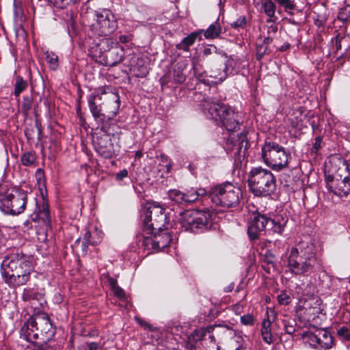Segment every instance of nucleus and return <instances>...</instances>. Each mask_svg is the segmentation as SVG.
Instances as JSON below:
<instances>
[{
  "label": "nucleus",
  "mask_w": 350,
  "mask_h": 350,
  "mask_svg": "<svg viewBox=\"0 0 350 350\" xmlns=\"http://www.w3.org/2000/svg\"><path fill=\"white\" fill-rule=\"evenodd\" d=\"M168 196L171 200L183 207L190 206L201 198L208 196L215 206L231 208L239 205L242 191L240 188L230 183L225 182L211 187L208 191L204 188H191L185 191L171 189L168 192Z\"/></svg>",
  "instance_id": "obj_1"
},
{
  "label": "nucleus",
  "mask_w": 350,
  "mask_h": 350,
  "mask_svg": "<svg viewBox=\"0 0 350 350\" xmlns=\"http://www.w3.org/2000/svg\"><path fill=\"white\" fill-rule=\"evenodd\" d=\"M33 268L31 262L23 252L7 254L0 265L3 281L11 288L24 286L30 281Z\"/></svg>",
  "instance_id": "obj_2"
},
{
  "label": "nucleus",
  "mask_w": 350,
  "mask_h": 350,
  "mask_svg": "<svg viewBox=\"0 0 350 350\" xmlns=\"http://www.w3.org/2000/svg\"><path fill=\"white\" fill-rule=\"evenodd\" d=\"M105 88H100L92 93L88 98V105L90 111L95 118L98 126L96 128L97 152L101 156L102 159H107L109 158V150L108 149V137L109 131V116L100 112L101 109H98L96 101L101 99L100 94H105Z\"/></svg>",
  "instance_id": "obj_3"
},
{
  "label": "nucleus",
  "mask_w": 350,
  "mask_h": 350,
  "mask_svg": "<svg viewBox=\"0 0 350 350\" xmlns=\"http://www.w3.org/2000/svg\"><path fill=\"white\" fill-rule=\"evenodd\" d=\"M247 184L250 192L256 197L269 198L277 190L274 174L260 166L251 168L247 175Z\"/></svg>",
  "instance_id": "obj_4"
},
{
  "label": "nucleus",
  "mask_w": 350,
  "mask_h": 350,
  "mask_svg": "<svg viewBox=\"0 0 350 350\" xmlns=\"http://www.w3.org/2000/svg\"><path fill=\"white\" fill-rule=\"evenodd\" d=\"M317 263L316 254L312 246L299 244L291 247L287 257L286 267L296 275H306L313 271Z\"/></svg>",
  "instance_id": "obj_5"
},
{
  "label": "nucleus",
  "mask_w": 350,
  "mask_h": 350,
  "mask_svg": "<svg viewBox=\"0 0 350 350\" xmlns=\"http://www.w3.org/2000/svg\"><path fill=\"white\" fill-rule=\"evenodd\" d=\"M213 217L208 208L189 209L180 214L178 221L183 231L198 234L212 228Z\"/></svg>",
  "instance_id": "obj_6"
},
{
  "label": "nucleus",
  "mask_w": 350,
  "mask_h": 350,
  "mask_svg": "<svg viewBox=\"0 0 350 350\" xmlns=\"http://www.w3.org/2000/svg\"><path fill=\"white\" fill-rule=\"evenodd\" d=\"M208 113L217 125L228 133H234L243 126V121L240 114L228 105L213 103L208 108Z\"/></svg>",
  "instance_id": "obj_7"
},
{
  "label": "nucleus",
  "mask_w": 350,
  "mask_h": 350,
  "mask_svg": "<svg viewBox=\"0 0 350 350\" xmlns=\"http://www.w3.org/2000/svg\"><path fill=\"white\" fill-rule=\"evenodd\" d=\"M141 217L142 231L146 233H152V230H161L165 228L168 219L165 209L156 202H147Z\"/></svg>",
  "instance_id": "obj_8"
},
{
  "label": "nucleus",
  "mask_w": 350,
  "mask_h": 350,
  "mask_svg": "<svg viewBox=\"0 0 350 350\" xmlns=\"http://www.w3.org/2000/svg\"><path fill=\"white\" fill-rule=\"evenodd\" d=\"M265 163L275 171H281L288 165L291 154L275 142L266 141L261 149Z\"/></svg>",
  "instance_id": "obj_9"
},
{
  "label": "nucleus",
  "mask_w": 350,
  "mask_h": 350,
  "mask_svg": "<svg viewBox=\"0 0 350 350\" xmlns=\"http://www.w3.org/2000/svg\"><path fill=\"white\" fill-rule=\"evenodd\" d=\"M343 170L339 167L334 174H325V181L329 193L339 198H347L350 193V176L347 170L349 166L342 161Z\"/></svg>",
  "instance_id": "obj_10"
},
{
  "label": "nucleus",
  "mask_w": 350,
  "mask_h": 350,
  "mask_svg": "<svg viewBox=\"0 0 350 350\" xmlns=\"http://www.w3.org/2000/svg\"><path fill=\"white\" fill-rule=\"evenodd\" d=\"M27 202V193L22 189H13L1 196L0 210L5 215H16L24 212Z\"/></svg>",
  "instance_id": "obj_11"
},
{
  "label": "nucleus",
  "mask_w": 350,
  "mask_h": 350,
  "mask_svg": "<svg viewBox=\"0 0 350 350\" xmlns=\"http://www.w3.org/2000/svg\"><path fill=\"white\" fill-rule=\"evenodd\" d=\"M217 329V334L225 336H234L236 331L231 327L221 325H209L205 327L196 329L190 335L188 336L185 343V348L187 350H196V343L198 341L203 340L207 334H211Z\"/></svg>",
  "instance_id": "obj_12"
},
{
  "label": "nucleus",
  "mask_w": 350,
  "mask_h": 350,
  "mask_svg": "<svg viewBox=\"0 0 350 350\" xmlns=\"http://www.w3.org/2000/svg\"><path fill=\"white\" fill-rule=\"evenodd\" d=\"M248 133V129H246L245 127L244 129L237 135V142L232 138H228L224 147L227 153L234 151V156L245 157L247 150L250 146V144L247 137Z\"/></svg>",
  "instance_id": "obj_13"
},
{
  "label": "nucleus",
  "mask_w": 350,
  "mask_h": 350,
  "mask_svg": "<svg viewBox=\"0 0 350 350\" xmlns=\"http://www.w3.org/2000/svg\"><path fill=\"white\" fill-rule=\"evenodd\" d=\"M269 217L265 215L257 213L254 214L249 222L247 228V235L251 241H256L259 239L260 234L262 231L267 228Z\"/></svg>",
  "instance_id": "obj_14"
},
{
  "label": "nucleus",
  "mask_w": 350,
  "mask_h": 350,
  "mask_svg": "<svg viewBox=\"0 0 350 350\" xmlns=\"http://www.w3.org/2000/svg\"><path fill=\"white\" fill-rule=\"evenodd\" d=\"M34 320L31 321L36 325L39 336L46 335V336H51L54 334L53 324L46 314H38L33 317Z\"/></svg>",
  "instance_id": "obj_15"
},
{
  "label": "nucleus",
  "mask_w": 350,
  "mask_h": 350,
  "mask_svg": "<svg viewBox=\"0 0 350 350\" xmlns=\"http://www.w3.org/2000/svg\"><path fill=\"white\" fill-rule=\"evenodd\" d=\"M288 221V218L286 215L278 214L273 218H269L267 230L271 231L273 234L282 235Z\"/></svg>",
  "instance_id": "obj_16"
},
{
  "label": "nucleus",
  "mask_w": 350,
  "mask_h": 350,
  "mask_svg": "<svg viewBox=\"0 0 350 350\" xmlns=\"http://www.w3.org/2000/svg\"><path fill=\"white\" fill-rule=\"evenodd\" d=\"M33 317L28 319L21 329V338L29 342L34 343L39 338V333L36 329V325L31 321H33Z\"/></svg>",
  "instance_id": "obj_17"
},
{
  "label": "nucleus",
  "mask_w": 350,
  "mask_h": 350,
  "mask_svg": "<svg viewBox=\"0 0 350 350\" xmlns=\"http://www.w3.org/2000/svg\"><path fill=\"white\" fill-rule=\"evenodd\" d=\"M156 241L157 251L165 249L168 247L172 241V234L165 228L161 230H152V233Z\"/></svg>",
  "instance_id": "obj_18"
},
{
  "label": "nucleus",
  "mask_w": 350,
  "mask_h": 350,
  "mask_svg": "<svg viewBox=\"0 0 350 350\" xmlns=\"http://www.w3.org/2000/svg\"><path fill=\"white\" fill-rule=\"evenodd\" d=\"M217 47L214 45H210L207 47H205L203 50V57H208L209 55H213V59L215 62V66H219L220 70H228V66L226 64V57H224L220 54L217 53Z\"/></svg>",
  "instance_id": "obj_19"
},
{
  "label": "nucleus",
  "mask_w": 350,
  "mask_h": 350,
  "mask_svg": "<svg viewBox=\"0 0 350 350\" xmlns=\"http://www.w3.org/2000/svg\"><path fill=\"white\" fill-rule=\"evenodd\" d=\"M219 17L211 24L206 29H198L200 35H204L206 40H215L220 38L222 33V27L219 23Z\"/></svg>",
  "instance_id": "obj_20"
},
{
  "label": "nucleus",
  "mask_w": 350,
  "mask_h": 350,
  "mask_svg": "<svg viewBox=\"0 0 350 350\" xmlns=\"http://www.w3.org/2000/svg\"><path fill=\"white\" fill-rule=\"evenodd\" d=\"M222 70L223 72H219L218 75H213L212 73L208 75L206 71L200 72L198 68L193 67V72L196 79L205 85H209L211 83L208 77L215 78L219 81H223L227 77V70Z\"/></svg>",
  "instance_id": "obj_21"
},
{
  "label": "nucleus",
  "mask_w": 350,
  "mask_h": 350,
  "mask_svg": "<svg viewBox=\"0 0 350 350\" xmlns=\"http://www.w3.org/2000/svg\"><path fill=\"white\" fill-rule=\"evenodd\" d=\"M36 211L37 212L38 217L43 220L45 224H50L51 218L48 200L45 198L42 197L40 200L36 201Z\"/></svg>",
  "instance_id": "obj_22"
},
{
  "label": "nucleus",
  "mask_w": 350,
  "mask_h": 350,
  "mask_svg": "<svg viewBox=\"0 0 350 350\" xmlns=\"http://www.w3.org/2000/svg\"><path fill=\"white\" fill-rule=\"evenodd\" d=\"M196 40H202V38L198 29L183 38L181 42L176 44V49L189 52L190 47L194 44Z\"/></svg>",
  "instance_id": "obj_23"
},
{
  "label": "nucleus",
  "mask_w": 350,
  "mask_h": 350,
  "mask_svg": "<svg viewBox=\"0 0 350 350\" xmlns=\"http://www.w3.org/2000/svg\"><path fill=\"white\" fill-rule=\"evenodd\" d=\"M318 340V349H329L334 345V337L332 334L325 329L317 330Z\"/></svg>",
  "instance_id": "obj_24"
},
{
  "label": "nucleus",
  "mask_w": 350,
  "mask_h": 350,
  "mask_svg": "<svg viewBox=\"0 0 350 350\" xmlns=\"http://www.w3.org/2000/svg\"><path fill=\"white\" fill-rule=\"evenodd\" d=\"M113 39V38L111 37V58H113V62H111V67L116 66L122 61L124 55L123 48L118 47L119 43L117 41L114 44Z\"/></svg>",
  "instance_id": "obj_25"
},
{
  "label": "nucleus",
  "mask_w": 350,
  "mask_h": 350,
  "mask_svg": "<svg viewBox=\"0 0 350 350\" xmlns=\"http://www.w3.org/2000/svg\"><path fill=\"white\" fill-rule=\"evenodd\" d=\"M261 336L263 341L268 345L273 343L274 339L271 332V322L267 318L264 319L261 326Z\"/></svg>",
  "instance_id": "obj_26"
},
{
  "label": "nucleus",
  "mask_w": 350,
  "mask_h": 350,
  "mask_svg": "<svg viewBox=\"0 0 350 350\" xmlns=\"http://www.w3.org/2000/svg\"><path fill=\"white\" fill-rule=\"evenodd\" d=\"M275 2L273 0H262V7L264 10L265 14L269 17V19L267 21V23H274L277 17L275 16L276 5Z\"/></svg>",
  "instance_id": "obj_27"
},
{
  "label": "nucleus",
  "mask_w": 350,
  "mask_h": 350,
  "mask_svg": "<svg viewBox=\"0 0 350 350\" xmlns=\"http://www.w3.org/2000/svg\"><path fill=\"white\" fill-rule=\"evenodd\" d=\"M186 64L184 62H179L176 64L174 72V80L176 83L182 84L186 80V75L184 70L186 69Z\"/></svg>",
  "instance_id": "obj_28"
},
{
  "label": "nucleus",
  "mask_w": 350,
  "mask_h": 350,
  "mask_svg": "<svg viewBox=\"0 0 350 350\" xmlns=\"http://www.w3.org/2000/svg\"><path fill=\"white\" fill-rule=\"evenodd\" d=\"M37 155L35 151L24 152L21 157V161L23 165L26 167H34L37 163Z\"/></svg>",
  "instance_id": "obj_29"
},
{
  "label": "nucleus",
  "mask_w": 350,
  "mask_h": 350,
  "mask_svg": "<svg viewBox=\"0 0 350 350\" xmlns=\"http://www.w3.org/2000/svg\"><path fill=\"white\" fill-rule=\"evenodd\" d=\"M278 3L280 8H282L291 15L294 14V10H297V5L293 0H273Z\"/></svg>",
  "instance_id": "obj_30"
},
{
  "label": "nucleus",
  "mask_w": 350,
  "mask_h": 350,
  "mask_svg": "<svg viewBox=\"0 0 350 350\" xmlns=\"http://www.w3.org/2000/svg\"><path fill=\"white\" fill-rule=\"evenodd\" d=\"M102 237L98 235L96 230L91 232L87 230L83 236L82 240L85 241V243H90L91 245H96L101 241Z\"/></svg>",
  "instance_id": "obj_31"
},
{
  "label": "nucleus",
  "mask_w": 350,
  "mask_h": 350,
  "mask_svg": "<svg viewBox=\"0 0 350 350\" xmlns=\"http://www.w3.org/2000/svg\"><path fill=\"white\" fill-rule=\"evenodd\" d=\"M133 72L136 77L144 78L149 73L148 67L144 64L143 60H138L133 68Z\"/></svg>",
  "instance_id": "obj_32"
},
{
  "label": "nucleus",
  "mask_w": 350,
  "mask_h": 350,
  "mask_svg": "<svg viewBox=\"0 0 350 350\" xmlns=\"http://www.w3.org/2000/svg\"><path fill=\"white\" fill-rule=\"evenodd\" d=\"M28 87V83L27 81L24 80L23 78L21 76H16L15 78V83H14V94L15 97H19L21 92L25 91Z\"/></svg>",
  "instance_id": "obj_33"
},
{
  "label": "nucleus",
  "mask_w": 350,
  "mask_h": 350,
  "mask_svg": "<svg viewBox=\"0 0 350 350\" xmlns=\"http://www.w3.org/2000/svg\"><path fill=\"white\" fill-rule=\"evenodd\" d=\"M143 246L146 250H153L157 251L156 241L154 234H146L143 232Z\"/></svg>",
  "instance_id": "obj_34"
},
{
  "label": "nucleus",
  "mask_w": 350,
  "mask_h": 350,
  "mask_svg": "<svg viewBox=\"0 0 350 350\" xmlns=\"http://www.w3.org/2000/svg\"><path fill=\"white\" fill-rule=\"evenodd\" d=\"M302 338L305 342L308 343L311 347L317 349H319L317 331L314 333L304 332L302 334Z\"/></svg>",
  "instance_id": "obj_35"
},
{
  "label": "nucleus",
  "mask_w": 350,
  "mask_h": 350,
  "mask_svg": "<svg viewBox=\"0 0 350 350\" xmlns=\"http://www.w3.org/2000/svg\"><path fill=\"white\" fill-rule=\"evenodd\" d=\"M302 113L303 108L299 107L293 111V118H288V121L289 122L292 128L295 129L298 127L299 123L301 121Z\"/></svg>",
  "instance_id": "obj_36"
},
{
  "label": "nucleus",
  "mask_w": 350,
  "mask_h": 350,
  "mask_svg": "<svg viewBox=\"0 0 350 350\" xmlns=\"http://www.w3.org/2000/svg\"><path fill=\"white\" fill-rule=\"evenodd\" d=\"M261 262L271 265L273 268H275L277 258L272 250H266L265 253L262 256Z\"/></svg>",
  "instance_id": "obj_37"
},
{
  "label": "nucleus",
  "mask_w": 350,
  "mask_h": 350,
  "mask_svg": "<svg viewBox=\"0 0 350 350\" xmlns=\"http://www.w3.org/2000/svg\"><path fill=\"white\" fill-rule=\"evenodd\" d=\"M120 99L119 95L116 92H111V113L116 116L120 109Z\"/></svg>",
  "instance_id": "obj_38"
},
{
  "label": "nucleus",
  "mask_w": 350,
  "mask_h": 350,
  "mask_svg": "<svg viewBox=\"0 0 350 350\" xmlns=\"http://www.w3.org/2000/svg\"><path fill=\"white\" fill-rule=\"evenodd\" d=\"M248 25L250 21L245 15L239 16L235 21L230 24V27L234 29H245Z\"/></svg>",
  "instance_id": "obj_39"
},
{
  "label": "nucleus",
  "mask_w": 350,
  "mask_h": 350,
  "mask_svg": "<svg viewBox=\"0 0 350 350\" xmlns=\"http://www.w3.org/2000/svg\"><path fill=\"white\" fill-rule=\"evenodd\" d=\"M14 15L19 21H22L24 17V10L23 0H14Z\"/></svg>",
  "instance_id": "obj_40"
},
{
  "label": "nucleus",
  "mask_w": 350,
  "mask_h": 350,
  "mask_svg": "<svg viewBox=\"0 0 350 350\" xmlns=\"http://www.w3.org/2000/svg\"><path fill=\"white\" fill-rule=\"evenodd\" d=\"M337 18L342 23H350V5H347L340 9Z\"/></svg>",
  "instance_id": "obj_41"
},
{
  "label": "nucleus",
  "mask_w": 350,
  "mask_h": 350,
  "mask_svg": "<svg viewBox=\"0 0 350 350\" xmlns=\"http://www.w3.org/2000/svg\"><path fill=\"white\" fill-rule=\"evenodd\" d=\"M335 41L336 53L342 49V46H346V42H349V38L345 36H341L340 33H338L334 38L332 39V42Z\"/></svg>",
  "instance_id": "obj_42"
},
{
  "label": "nucleus",
  "mask_w": 350,
  "mask_h": 350,
  "mask_svg": "<svg viewBox=\"0 0 350 350\" xmlns=\"http://www.w3.org/2000/svg\"><path fill=\"white\" fill-rule=\"evenodd\" d=\"M46 62L49 67L53 70H56L58 67V57L53 53H46Z\"/></svg>",
  "instance_id": "obj_43"
},
{
  "label": "nucleus",
  "mask_w": 350,
  "mask_h": 350,
  "mask_svg": "<svg viewBox=\"0 0 350 350\" xmlns=\"http://www.w3.org/2000/svg\"><path fill=\"white\" fill-rule=\"evenodd\" d=\"M269 46L266 44H256V59L258 61H261L264 55L268 53Z\"/></svg>",
  "instance_id": "obj_44"
},
{
  "label": "nucleus",
  "mask_w": 350,
  "mask_h": 350,
  "mask_svg": "<svg viewBox=\"0 0 350 350\" xmlns=\"http://www.w3.org/2000/svg\"><path fill=\"white\" fill-rule=\"evenodd\" d=\"M277 299L280 305L288 306L291 303V297L286 291H282L277 296Z\"/></svg>",
  "instance_id": "obj_45"
},
{
  "label": "nucleus",
  "mask_w": 350,
  "mask_h": 350,
  "mask_svg": "<svg viewBox=\"0 0 350 350\" xmlns=\"http://www.w3.org/2000/svg\"><path fill=\"white\" fill-rule=\"evenodd\" d=\"M38 297L37 293L33 289L25 288L22 294L23 300L25 301H29L31 300L36 299Z\"/></svg>",
  "instance_id": "obj_46"
},
{
  "label": "nucleus",
  "mask_w": 350,
  "mask_h": 350,
  "mask_svg": "<svg viewBox=\"0 0 350 350\" xmlns=\"http://www.w3.org/2000/svg\"><path fill=\"white\" fill-rule=\"evenodd\" d=\"M113 294L120 301L123 303L127 302V297L126 295L124 290L120 286L116 287L113 290H111Z\"/></svg>",
  "instance_id": "obj_47"
},
{
  "label": "nucleus",
  "mask_w": 350,
  "mask_h": 350,
  "mask_svg": "<svg viewBox=\"0 0 350 350\" xmlns=\"http://www.w3.org/2000/svg\"><path fill=\"white\" fill-rule=\"evenodd\" d=\"M284 324V330L286 334L293 335L296 329L295 327V320L289 321V320H283Z\"/></svg>",
  "instance_id": "obj_48"
},
{
  "label": "nucleus",
  "mask_w": 350,
  "mask_h": 350,
  "mask_svg": "<svg viewBox=\"0 0 350 350\" xmlns=\"http://www.w3.org/2000/svg\"><path fill=\"white\" fill-rule=\"evenodd\" d=\"M241 323L247 326H252L254 324V317L251 314H244L241 317Z\"/></svg>",
  "instance_id": "obj_49"
},
{
  "label": "nucleus",
  "mask_w": 350,
  "mask_h": 350,
  "mask_svg": "<svg viewBox=\"0 0 350 350\" xmlns=\"http://www.w3.org/2000/svg\"><path fill=\"white\" fill-rule=\"evenodd\" d=\"M323 142V137L321 135L317 136L314 139V142L311 148V153L317 154L318 151L321 148V144Z\"/></svg>",
  "instance_id": "obj_50"
},
{
  "label": "nucleus",
  "mask_w": 350,
  "mask_h": 350,
  "mask_svg": "<svg viewBox=\"0 0 350 350\" xmlns=\"http://www.w3.org/2000/svg\"><path fill=\"white\" fill-rule=\"evenodd\" d=\"M32 98L30 96H25L23 97V102H22V109L23 110L27 113L32 107Z\"/></svg>",
  "instance_id": "obj_51"
},
{
  "label": "nucleus",
  "mask_w": 350,
  "mask_h": 350,
  "mask_svg": "<svg viewBox=\"0 0 350 350\" xmlns=\"http://www.w3.org/2000/svg\"><path fill=\"white\" fill-rule=\"evenodd\" d=\"M87 345L88 346V350H106L107 349V347H104L105 342H103V343H101L100 342H92L87 343Z\"/></svg>",
  "instance_id": "obj_52"
},
{
  "label": "nucleus",
  "mask_w": 350,
  "mask_h": 350,
  "mask_svg": "<svg viewBox=\"0 0 350 350\" xmlns=\"http://www.w3.org/2000/svg\"><path fill=\"white\" fill-rule=\"evenodd\" d=\"M337 332L339 336L343 338L346 340H350V332L347 327H341L338 329Z\"/></svg>",
  "instance_id": "obj_53"
},
{
  "label": "nucleus",
  "mask_w": 350,
  "mask_h": 350,
  "mask_svg": "<svg viewBox=\"0 0 350 350\" xmlns=\"http://www.w3.org/2000/svg\"><path fill=\"white\" fill-rule=\"evenodd\" d=\"M135 320L139 325H140V326L143 327L146 329H148L150 331H153L154 329L152 325L139 317H135Z\"/></svg>",
  "instance_id": "obj_54"
},
{
  "label": "nucleus",
  "mask_w": 350,
  "mask_h": 350,
  "mask_svg": "<svg viewBox=\"0 0 350 350\" xmlns=\"http://www.w3.org/2000/svg\"><path fill=\"white\" fill-rule=\"evenodd\" d=\"M127 176H128V170L126 169H123L115 174V179L118 182H120V181H122L124 178H126Z\"/></svg>",
  "instance_id": "obj_55"
},
{
  "label": "nucleus",
  "mask_w": 350,
  "mask_h": 350,
  "mask_svg": "<svg viewBox=\"0 0 350 350\" xmlns=\"http://www.w3.org/2000/svg\"><path fill=\"white\" fill-rule=\"evenodd\" d=\"M72 0H55L54 5L55 7L60 9H64L67 5H68Z\"/></svg>",
  "instance_id": "obj_56"
},
{
  "label": "nucleus",
  "mask_w": 350,
  "mask_h": 350,
  "mask_svg": "<svg viewBox=\"0 0 350 350\" xmlns=\"http://www.w3.org/2000/svg\"><path fill=\"white\" fill-rule=\"evenodd\" d=\"M101 283L103 286L107 288L109 286V277L108 275H105V273H102L100 276Z\"/></svg>",
  "instance_id": "obj_57"
},
{
  "label": "nucleus",
  "mask_w": 350,
  "mask_h": 350,
  "mask_svg": "<svg viewBox=\"0 0 350 350\" xmlns=\"http://www.w3.org/2000/svg\"><path fill=\"white\" fill-rule=\"evenodd\" d=\"M36 176L38 179V181L40 182L44 180V172L42 169L39 168L36 172Z\"/></svg>",
  "instance_id": "obj_58"
},
{
  "label": "nucleus",
  "mask_w": 350,
  "mask_h": 350,
  "mask_svg": "<svg viewBox=\"0 0 350 350\" xmlns=\"http://www.w3.org/2000/svg\"><path fill=\"white\" fill-rule=\"evenodd\" d=\"M278 30V26L272 23L271 25L268 26L267 27V33L269 35L270 34H275Z\"/></svg>",
  "instance_id": "obj_59"
},
{
  "label": "nucleus",
  "mask_w": 350,
  "mask_h": 350,
  "mask_svg": "<svg viewBox=\"0 0 350 350\" xmlns=\"http://www.w3.org/2000/svg\"><path fill=\"white\" fill-rule=\"evenodd\" d=\"M239 339L240 341L237 340V342L239 343V345L234 350H245L247 347L243 338L242 337H239Z\"/></svg>",
  "instance_id": "obj_60"
},
{
  "label": "nucleus",
  "mask_w": 350,
  "mask_h": 350,
  "mask_svg": "<svg viewBox=\"0 0 350 350\" xmlns=\"http://www.w3.org/2000/svg\"><path fill=\"white\" fill-rule=\"evenodd\" d=\"M314 25L319 27H323L325 25V20L324 18H321L319 16L317 18H314Z\"/></svg>",
  "instance_id": "obj_61"
},
{
  "label": "nucleus",
  "mask_w": 350,
  "mask_h": 350,
  "mask_svg": "<svg viewBox=\"0 0 350 350\" xmlns=\"http://www.w3.org/2000/svg\"><path fill=\"white\" fill-rule=\"evenodd\" d=\"M89 245H91L90 243H85V241L82 240V252L84 255L88 254Z\"/></svg>",
  "instance_id": "obj_62"
},
{
  "label": "nucleus",
  "mask_w": 350,
  "mask_h": 350,
  "mask_svg": "<svg viewBox=\"0 0 350 350\" xmlns=\"http://www.w3.org/2000/svg\"><path fill=\"white\" fill-rule=\"evenodd\" d=\"M118 39L121 43H126L130 40L129 36L126 35H120Z\"/></svg>",
  "instance_id": "obj_63"
},
{
  "label": "nucleus",
  "mask_w": 350,
  "mask_h": 350,
  "mask_svg": "<svg viewBox=\"0 0 350 350\" xmlns=\"http://www.w3.org/2000/svg\"><path fill=\"white\" fill-rule=\"evenodd\" d=\"M291 45L288 42H284L280 48L279 51L281 52H284L288 50L291 48Z\"/></svg>",
  "instance_id": "obj_64"
}]
</instances>
